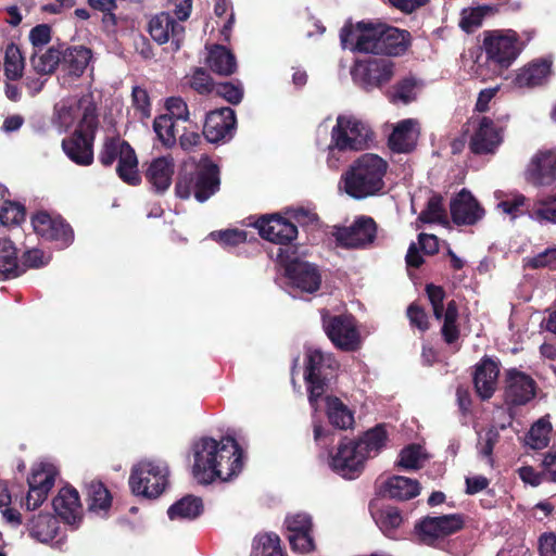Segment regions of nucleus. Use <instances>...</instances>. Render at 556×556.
Returning a JSON list of instances; mask_svg holds the SVG:
<instances>
[{
	"instance_id": "nucleus-1",
	"label": "nucleus",
	"mask_w": 556,
	"mask_h": 556,
	"mask_svg": "<svg viewBox=\"0 0 556 556\" xmlns=\"http://www.w3.org/2000/svg\"><path fill=\"white\" fill-rule=\"evenodd\" d=\"M242 469V451L231 437L219 442L212 438H202L193 444L192 473L202 484L219 478L228 481Z\"/></svg>"
},
{
	"instance_id": "nucleus-2",
	"label": "nucleus",
	"mask_w": 556,
	"mask_h": 556,
	"mask_svg": "<svg viewBox=\"0 0 556 556\" xmlns=\"http://www.w3.org/2000/svg\"><path fill=\"white\" fill-rule=\"evenodd\" d=\"M387 169V161L379 155L374 153L361 155L342 177L344 191L357 200L378 194L384 187L383 177Z\"/></svg>"
},
{
	"instance_id": "nucleus-3",
	"label": "nucleus",
	"mask_w": 556,
	"mask_h": 556,
	"mask_svg": "<svg viewBox=\"0 0 556 556\" xmlns=\"http://www.w3.org/2000/svg\"><path fill=\"white\" fill-rule=\"evenodd\" d=\"M337 369L338 362L330 353H324L318 348H307L304 378L307 384L309 405L315 412L319 409V401L327 392Z\"/></svg>"
},
{
	"instance_id": "nucleus-4",
	"label": "nucleus",
	"mask_w": 556,
	"mask_h": 556,
	"mask_svg": "<svg viewBox=\"0 0 556 556\" xmlns=\"http://www.w3.org/2000/svg\"><path fill=\"white\" fill-rule=\"evenodd\" d=\"M220 186L219 169L210 159L202 157L193 173L180 174L175 186L176 195L189 199L191 195L203 203L214 195Z\"/></svg>"
},
{
	"instance_id": "nucleus-5",
	"label": "nucleus",
	"mask_w": 556,
	"mask_h": 556,
	"mask_svg": "<svg viewBox=\"0 0 556 556\" xmlns=\"http://www.w3.org/2000/svg\"><path fill=\"white\" fill-rule=\"evenodd\" d=\"M53 122L62 131L68 130L78 123L77 130L94 132L98 116L92 94L86 93L80 98L71 97L61 100L54 106Z\"/></svg>"
},
{
	"instance_id": "nucleus-6",
	"label": "nucleus",
	"mask_w": 556,
	"mask_h": 556,
	"mask_svg": "<svg viewBox=\"0 0 556 556\" xmlns=\"http://www.w3.org/2000/svg\"><path fill=\"white\" fill-rule=\"evenodd\" d=\"M372 141L370 127L352 114H341L331 129V141L329 152L361 151L367 149Z\"/></svg>"
},
{
	"instance_id": "nucleus-7",
	"label": "nucleus",
	"mask_w": 556,
	"mask_h": 556,
	"mask_svg": "<svg viewBox=\"0 0 556 556\" xmlns=\"http://www.w3.org/2000/svg\"><path fill=\"white\" fill-rule=\"evenodd\" d=\"M168 483V467L160 460H142L132 467L129 485L134 494L157 497Z\"/></svg>"
},
{
	"instance_id": "nucleus-8",
	"label": "nucleus",
	"mask_w": 556,
	"mask_h": 556,
	"mask_svg": "<svg viewBox=\"0 0 556 556\" xmlns=\"http://www.w3.org/2000/svg\"><path fill=\"white\" fill-rule=\"evenodd\" d=\"M99 161L104 166H111L117 161L116 172L123 181L132 186L140 182L137 155L125 140L118 137L108 138L99 153Z\"/></svg>"
},
{
	"instance_id": "nucleus-9",
	"label": "nucleus",
	"mask_w": 556,
	"mask_h": 556,
	"mask_svg": "<svg viewBox=\"0 0 556 556\" xmlns=\"http://www.w3.org/2000/svg\"><path fill=\"white\" fill-rule=\"evenodd\" d=\"M277 260L285 267L290 288L307 293L319 289L321 276L315 265L291 257L289 249H282V247L278 248Z\"/></svg>"
},
{
	"instance_id": "nucleus-10",
	"label": "nucleus",
	"mask_w": 556,
	"mask_h": 556,
	"mask_svg": "<svg viewBox=\"0 0 556 556\" xmlns=\"http://www.w3.org/2000/svg\"><path fill=\"white\" fill-rule=\"evenodd\" d=\"M383 24L358 23L355 27L345 26L341 29L340 40L344 49L364 53L380 54Z\"/></svg>"
},
{
	"instance_id": "nucleus-11",
	"label": "nucleus",
	"mask_w": 556,
	"mask_h": 556,
	"mask_svg": "<svg viewBox=\"0 0 556 556\" xmlns=\"http://www.w3.org/2000/svg\"><path fill=\"white\" fill-rule=\"evenodd\" d=\"M394 62L384 58H369L357 61L352 68L354 80L366 90L379 88L394 76Z\"/></svg>"
},
{
	"instance_id": "nucleus-12",
	"label": "nucleus",
	"mask_w": 556,
	"mask_h": 556,
	"mask_svg": "<svg viewBox=\"0 0 556 556\" xmlns=\"http://www.w3.org/2000/svg\"><path fill=\"white\" fill-rule=\"evenodd\" d=\"M338 245L346 249H366L377 236V225L369 216H359L350 226L334 227L332 232Z\"/></svg>"
},
{
	"instance_id": "nucleus-13",
	"label": "nucleus",
	"mask_w": 556,
	"mask_h": 556,
	"mask_svg": "<svg viewBox=\"0 0 556 556\" xmlns=\"http://www.w3.org/2000/svg\"><path fill=\"white\" fill-rule=\"evenodd\" d=\"M464 526V518L459 514L425 517L416 526L418 540L427 545H434L438 541L459 531Z\"/></svg>"
},
{
	"instance_id": "nucleus-14",
	"label": "nucleus",
	"mask_w": 556,
	"mask_h": 556,
	"mask_svg": "<svg viewBox=\"0 0 556 556\" xmlns=\"http://www.w3.org/2000/svg\"><path fill=\"white\" fill-rule=\"evenodd\" d=\"M326 334L331 342L344 351H354L359 346L361 338L355 321L351 316H323Z\"/></svg>"
},
{
	"instance_id": "nucleus-15",
	"label": "nucleus",
	"mask_w": 556,
	"mask_h": 556,
	"mask_svg": "<svg viewBox=\"0 0 556 556\" xmlns=\"http://www.w3.org/2000/svg\"><path fill=\"white\" fill-rule=\"evenodd\" d=\"M148 31L157 45L169 43L172 52H177L185 39V26L167 12L154 15L149 21Z\"/></svg>"
},
{
	"instance_id": "nucleus-16",
	"label": "nucleus",
	"mask_w": 556,
	"mask_h": 556,
	"mask_svg": "<svg viewBox=\"0 0 556 556\" xmlns=\"http://www.w3.org/2000/svg\"><path fill=\"white\" fill-rule=\"evenodd\" d=\"M484 48L488 60L501 68H507L516 60L520 52L516 34L494 33L484 39Z\"/></svg>"
},
{
	"instance_id": "nucleus-17",
	"label": "nucleus",
	"mask_w": 556,
	"mask_h": 556,
	"mask_svg": "<svg viewBox=\"0 0 556 556\" xmlns=\"http://www.w3.org/2000/svg\"><path fill=\"white\" fill-rule=\"evenodd\" d=\"M366 459V452L361 450L356 441L350 440L339 445L338 452L331 457L330 467L343 478L353 479Z\"/></svg>"
},
{
	"instance_id": "nucleus-18",
	"label": "nucleus",
	"mask_w": 556,
	"mask_h": 556,
	"mask_svg": "<svg viewBox=\"0 0 556 556\" xmlns=\"http://www.w3.org/2000/svg\"><path fill=\"white\" fill-rule=\"evenodd\" d=\"M235 128V111L230 108H222L206 115L203 135L208 142L222 143L232 138Z\"/></svg>"
},
{
	"instance_id": "nucleus-19",
	"label": "nucleus",
	"mask_w": 556,
	"mask_h": 556,
	"mask_svg": "<svg viewBox=\"0 0 556 556\" xmlns=\"http://www.w3.org/2000/svg\"><path fill=\"white\" fill-rule=\"evenodd\" d=\"M255 227L262 238L273 243L285 245L289 249L288 244L296 238L298 228L294 224L278 216H262L255 222Z\"/></svg>"
},
{
	"instance_id": "nucleus-20",
	"label": "nucleus",
	"mask_w": 556,
	"mask_h": 556,
	"mask_svg": "<svg viewBox=\"0 0 556 556\" xmlns=\"http://www.w3.org/2000/svg\"><path fill=\"white\" fill-rule=\"evenodd\" d=\"M526 178L535 186H551L556 180V150L536 152L527 167Z\"/></svg>"
},
{
	"instance_id": "nucleus-21",
	"label": "nucleus",
	"mask_w": 556,
	"mask_h": 556,
	"mask_svg": "<svg viewBox=\"0 0 556 556\" xmlns=\"http://www.w3.org/2000/svg\"><path fill=\"white\" fill-rule=\"evenodd\" d=\"M502 140V130L489 117H481L470 139V149L475 154L493 153Z\"/></svg>"
},
{
	"instance_id": "nucleus-22",
	"label": "nucleus",
	"mask_w": 556,
	"mask_h": 556,
	"mask_svg": "<svg viewBox=\"0 0 556 556\" xmlns=\"http://www.w3.org/2000/svg\"><path fill=\"white\" fill-rule=\"evenodd\" d=\"M535 395V382L525 372L510 369L506 375L505 397L514 405H522Z\"/></svg>"
},
{
	"instance_id": "nucleus-23",
	"label": "nucleus",
	"mask_w": 556,
	"mask_h": 556,
	"mask_svg": "<svg viewBox=\"0 0 556 556\" xmlns=\"http://www.w3.org/2000/svg\"><path fill=\"white\" fill-rule=\"evenodd\" d=\"M451 215L457 225H472L482 218L484 211L472 194L463 189L452 199L450 204Z\"/></svg>"
},
{
	"instance_id": "nucleus-24",
	"label": "nucleus",
	"mask_w": 556,
	"mask_h": 556,
	"mask_svg": "<svg viewBox=\"0 0 556 556\" xmlns=\"http://www.w3.org/2000/svg\"><path fill=\"white\" fill-rule=\"evenodd\" d=\"M93 134L86 130H76L72 137L62 141L65 154L76 164L88 166L92 163Z\"/></svg>"
},
{
	"instance_id": "nucleus-25",
	"label": "nucleus",
	"mask_w": 556,
	"mask_h": 556,
	"mask_svg": "<svg viewBox=\"0 0 556 556\" xmlns=\"http://www.w3.org/2000/svg\"><path fill=\"white\" fill-rule=\"evenodd\" d=\"M92 59V51L84 46H62V71L73 78L80 77Z\"/></svg>"
},
{
	"instance_id": "nucleus-26",
	"label": "nucleus",
	"mask_w": 556,
	"mask_h": 556,
	"mask_svg": "<svg viewBox=\"0 0 556 556\" xmlns=\"http://www.w3.org/2000/svg\"><path fill=\"white\" fill-rule=\"evenodd\" d=\"M419 138L417 121L408 118L400 122L389 138L390 148L400 153L412 151Z\"/></svg>"
},
{
	"instance_id": "nucleus-27",
	"label": "nucleus",
	"mask_w": 556,
	"mask_h": 556,
	"mask_svg": "<svg viewBox=\"0 0 556 556\" xmlns=\"http://www.w3.org/2000/svg\"><path fill=\"white\" fill-rule=\"evenodd\" d=\"M55 513L68 525H74L81 516V505L78 492L65 486L53 500Z\"/></svg>"
},
{
	"instance_id": "nucleus-28",
	"label": "nucleus",
	"mask_w": 556,
	"mask_h": 556,
	"mask_svg": "<svg viewBox=\"0 0 556 556\" xmlns=\"http://www.w3.org/2000/svg\"><path fill=\"white\" fill-rule=\"evenodd\" d=\"M498 365L492 359H483L476 368L473 382L477 393L482 400L490 399L497 384Z\"/></svg>"
},
{
	"instance_id": "nucleus-29",
	"label": "nucleus",
	"mask_w": 556,
	"mask_h": 556,
	"mask_svg": "<svg viewBox=\"0 0 556 556\" xmlns=\"http://www.w3.org/2000/svg\"><path fill=\"white\" fill-rule=\"evenodd\" d=\"M175 164L170 156H160L154 159L146 173L148 181L157 192L166 191L174 175Z\"/></svg>"
},
{
	"instance_id": "nucleus-30",
	"label": "nucleus",
	"mask_w": 556,
	"mask_h": 556,
	"mask_svg": "<svg viewBox=\"0 0 556 556\" xmlns=\"http://www.w3.org/2000/svg\"><path fill=\"white\" fill-rule=\"evenodd\" d=\"M381 36L380 54L394 56L401 55L409 46L410 35L407 30L383 24V31Z\"/></svg>"
},
{
	"instance_id": "nucleus-31",
	"label": "nucleus",
	"mask_w": 556,
	"mask_h": 556,
	"mask_svg": "<svg viewBox=\"0 0 556 556\" xmlns=\"http://www.w3.org/2000/svg\"><path fill=\"white\" fill-rule=\"evenodd\" d=\"M420 486L417 480L394 476L384 482V493L395 500L406 501L417 496Z\"/></svg>"
},
{
	"instance_id": "nucleus-32",
	"label": "nucleus",
	"mask_w": 556,
	"mask_h": 556,
	"mask_svg": "<svg viewBox=\"0 0 556 556\" xmlns=\"http://www.w3.org/2000/svg\"><path fill=\"white\" fill-rule=\"evenodd\" d=\"M62 61V46L36 50L30 58V65L40 75L52 74Z\"/></svg>"
},
{
	"instance_id": "nucleus-33",
	"label": "nucleus",
	"mask_w": 556,
	"mask_h": 556,
	"mask_svg": "<svg viewBox=\"0 0 556 556\" xmlns=\"http://www.w3.org/2000/svg\"><path fill=\"white\" fill-rule=\"evenodd\" d=\"M327 416L332 426L338 429H349L354 424V413L339 397L326 396Z\"/></svg>"
},
{
	"instance_id": "nucleus-34",
	"label": "nucleus",
	"mask_w": 556,
	"mask_h": 556,
	"mask_svg": "<svg viewBox=\"0 0 556 556\" xmlns=\"http://www.w3.org/2000/svg\"><path fill=\"white\" fill-rule=\"evenodd\" d=\"M551 73V62L546 60L535 61L520 70L516 77L519 87H534L543 84Z\"/></svg>"
},
{
	"instance_id": "nucleus-35",
	"label": "nucleus",
	"mask_w": 556,
	"mask_h": 556,
	"mask_svg": "<svg viewBox=\"0 0 556 556\" xmlns=\"http://www.w3.org/2000/svg\"><path fill=\"white\" fill-rule=\"evenodd\" d=\"M24 273V267L18 263L16 248L7 238L0 239V274L5 278H15Z\"/></svg>"
},
{
	"instance_id": "nucleus-36",
	"label": "nucleus",
	"mask_w": 556,
	"mask_h": 556,
	"mask_svg": "<svg viewBox=\"0 0 556 556\" xmlns=\"http://www.w3.org/2000/svg\"><path fill=\"white\" fill-rule=\"evenodd\" d=\"M207 65L214 73L223 76H229L237 70L235 55L223 46H215L210 50Z\"/></svg>"
},
{
	"instance_id": "nucleus-37",
	"label": "nucleus",
	"mask_w": 556,
	"mask_h": 556,
	"mask_svg": "<svg viewBox=\"0 0 556 556\" xmlns=\"http://www.w3.org/2000/svg\"><path fill=\"white\" fill-rule=\"evenodd\" d=\"M202 511V500L197 496L187 495L173 504L168 508L167 515L170 520H193L199 517Z\"/></svg>"
},
{
	"instance_id": "nucleus-38",
	"label": "nucleus",
	"mask_w": 556,
	"mask_h": 556,
	"mask_svg": "<svg viewBox=\"0 0 556 556\" xmlns=\"http://www.w3.org/2000/svg\"><path fill=\"white\" fill-rule=\"evenodd\" d=\"M388 439L387 430L383 425H378L364 433L356 441L361 450L366 452V458L376 456L386 445Z\"/></svg>"
},
{
	"instance_id": "nucleus-39",
	"label": "nucleus",
	"mask_w": 556,
	"mask_h": 556,
	"mask_svg": "<svg viewBox=\"0 0 556 556\" xmlns=\"http://www.w3.org/2000/svg\"><path fill=\"white\" fill-rule=\"evenodd\" d=\"M528 213L535 222L556 224V193L535 200Z\"/></svg>"
},
{
	"instance_id": "nucleus-40",
	"label": "nucleus",
	"mask_w": 556,
	"mask_h": 556,
	"mask_svg": "<svg viewBox=\"0 0 556 556\" xmlns=\"http://www.w3.org/2000/svg\"><path fill=\"white\" fill-rule=\"evenodd\" d=\"M56 519L49 514H40L33 518L30 522V533L40 542H49L56 534Z\"/></svg>"
},
{
	"instance_id": "nucleus-41",
	"label": "nucleus",
	"mask_w": 556,
	"mask_h": 556,
	"mask_svg": "<svg viewBox=\"0 0 556 556\" xmlns=\"http://www.w3.org/2000/svg\"><path fill=\"white\" fill-rule=\"evenodd\" d=\"M551 432L552 424L548 416L542 417L531 426L526 443L533 450L544 448L549 442Z\"/></svg>"
},
{
	"instance_id": "nucleus-42",
	"label": "nucleus",
	"mask_w": 556,
	"mask_h": 556,
	"mask_svg": "<svg viewBox=\"0 0 556 556\" xmlns=\"http://www.w3.org/2000/svg\"><path fill=\"white\" fill-rule=\"evenodd\" d=\"M442 318H443V326L441 328L442 337L447 344H453L459 338V329L456 324L457 318H458V308H457V304L455 301H450L447 303Z\"/></svg>"
},
{
	"instance_id": "nucleus-43",
	"label": "nucleus",
	"mask_w": 556,
	"mask_h": 556,
	"mask_svg": "<svg viewBox=\"0 0 556 556\" xmlns=\"http://www.w3.org/2000/svg\"><path fill=\"white\" fill-rule=\"evenodd\" d=\"M24 70V59L20 48L14 43H9L4 50V73L8 79L16 80L22 77Z\"/></svg>"
},
{
	"instance_id": "nucleus-44",
	"label": "nucleus",
	"mask_w": 556,
	"mask_h": 556,
	"mask_svg": "<svg viewBox=\"0 0 556 556\" xmlns=\"http://www.w3.org/2000/svg\"><path fill=\"white\" fill-rule=\"evenodd\" d=\"M56 470L53 465L40 463L33 467L28 478V485H34L43 491H50L54 484Z\"/></svg>"
},
{
	"instance_id": "nucleus-45",
	"label": "nucleus",
	"mask_w": 556,
	"mask_h": 556,
	"mask_svg": "<svg viewBox=\"0 0 556 556\" xmlns=\"http://www.w3.org/2000/svg\"><path fill=\"white\" fill-rule=\"evenodd\" d=\"M89 509L92 511L106 510L111 505V496L100 481H91L87 485Z\"/></svg>"
},
{
	"instance_id": "nucleus-46",
	"label": "nucleus",
	"mask_w": 556,
	"mask_h": 556,
	"mask_svg": "<svg viewBox=\"0 0 556 556\" xmlns=\"http://www.w3.org/2000/svg\"><path fill=\"white\" fill-rule=\"evenodd\" d=\"M375 519L380 530L388 536H391L392 532L397 529L403 521L399 509L391 506L379 510Z\"/></svg>"
},
{
	"instance_id": "nucleus-47",
	"label": "nucleus",
	"mask_w": 556,
	"mask_h": 556,
	"mask_svg": "<svg viewBox=\"0 0 556 556\" xmlns=\"http://www.w3.org/2000/svg\"><path fill=\"white\" fill-rule=\"evenodd\" d=\"M425 459L421 446L412 444L402 450L397 464L404 469L415 470L422 466Z\"/></svg>"
},
{
	"instance_id": "nucleus-48",
	"label": "nucleus",
	"mask_w": 556,
	"mask_h": 556,
	"mask_svg": "<svg viewBox=\"0 0 556 556\" xmlns=\"http://www.w3.org/2000/svg\"><path fill=\"white\" fill-rule=\"evenodd\" d=\"M174 126V121L168 115H161L154 119V131L160 141L166 147L173 146L176 141Z\"/></svg>"
},
{
	"instance_id": "nucleus-49",
	"label": "nucleus",
	"mask_w": 556,
	"mask_h": 556,
	"mask_svg": "<svg viewBox=\"0 0 556 556\" xmlns=\"http://www.w3.org/2000/svg\"><path fill=\"white\" fill-rule=\"evenodd\" d=\"M419 219L424 223H440L445 219L440 195L434 194L429 199L426 210L419 215Z\"/></svg>"
},
{
	"instance_id": "nucleus-50",
	"label": "nucleus",
	"mask_w": 556,
	"mask_h": 556,
	"mask_svg": "<svg viewBox=\"0 0 556 556\" xmlns=\"http://www.w3.org/2000/svg\"><path fill=\"white\" fill-rule=\"evenodd\" d=\"M25 219L24 207L11 201H5L0 210V223L3 225H17Z\"/></svg>"
},
{
	"instance_id": "nucleus-51",
	"label": "nucleus",
	"mask_w": 556,
	"mask_h": 556,
	"mask_svg": "<svg viewBox=\"0 0 556 556\" xmlns=\"http://www.w3.org/2000/svg\"><path fill=\"white\" fill-rule=\"evenodd\" d=\"M490 11L491 8L488 5L464 10L459 23L460 27L468 33L472 31L481 25L483 17Z\"/></svg>"
},
{
	"instance_id": "nucleus-52",
	"label": "nucleus",
	"mask_w": 556,
	"mask_h": 556,
	"mask_svg": "<svg viewBox=\"0 0 556 556\" xmlns=\"http://www.w3.org/2000/svg\"><path fill=\"white\" fill-rule=\"evenodd\" d=\"M285 525L287 530L289 531V534L312 532L313 527L311 516L305 513H296L287 516Z\"/></svg>"
},
{
	"instance_id": "nucleus-53",
	"label": "nucleus",
	"mask_w": 556,
	"mask_h": 556,
	"mask_svg": "<svg viewBox=\"0 0 556 556\" xmlns=\"http://www.w3.org/2000/svg\"><path fill=\"white\" fill-rule=\"evenodd\" d=\"M526 204V197L520 193H515L511 198L498 202L497 208L504 214L510 216L514 220L523 213L522 207Z\"/></svg>"
},
{
	"instance_id": "nucleus-54",
	"label": "nucleus",
	"mask_w": 556,
	"mask_h": 556,
	"mask_svg": "<svg viewBox=\"0 0 556 556\" xmlns=\"http://www.w3.org/2000/svg\"><path fill=\"white\" fill-rule=\"evenodd\" d=\"M51 230V236H48L47 240L59 242L61 248L68 245L73 241V230L63 219L58 218Z\"/></svg>"
},
{
	"instance_id": "nucleus-55",
	"label": "nucleus",
	"mask_w": 556,
	"mask_h": 556,
	"mask_svg": "<svg viewBox=\"0 0 556 556\" xmlns=\"http://www.w3.org/2000/svg\"><path fill=\"white\" fill-rule=\"evenodd\" d=\"M210 236L225 247H233L247 241V232L237 229L211 232Z\"/></svg>"
},
{
	"instance_id": "nucleus-56",
	"label": "nucleus",
	"mask_w": 556,
	"mask_h": 556,
	"mask_svg": "<svg viewBox=\"0 0 556 556\" xmlns=\"http://www.w3.org/2000/svg\"><path fill=\"white\" fill-rule=\"evenodd\" d=\"M426 292L429 298V301L432 305L433 315L435 319H442V316L445 312L443 306V301L445 298V292L441 287L434 285H427Z\"/></svg>"
},
{
	"instance_id": "nucleus-57",
	"label": "nucleus",
	"mask_w": 556,
	"mask_h": 556,
	"mask_svg": "<svg viewBox=\"0 0 556 556\" xmlns=\"http://www.w3.org/2000/svg\"><path fill=\"white\" fill-rule=\"evenodd\" d=\"M526 265L531 268L547 267L556 269V247L548 248L536 256L527 258Z\"/></svg>"
},
{
	"instance_id": "nucleus-58",
	"label": "nucleus",
	"mask_w": 556,
	"mask_h": 556,
	"mask_svg": "<svg viewBox=\"0 0 556 556\" xmlns=\"http://www.w3.org/2000/svg\"><path fill=\"white\" fill-rule=\"evenodd\" d=\"M190 87L197 92L204 94L214 89L212 78L203 68H197L189 80Z\"/></svg>"
},
{
	"instance_id": "nucleus-59",
	"label": "nucleus",
	"mask_w": 556,
	"mask_h": 556,
	"mask_svg": "<svg viewBox=\"0 0 556 556\" xmlns=\"http://www.w3.org/2000/svg\"><path fill=\"white\" fill-rule=\"evenodd\" d=\"M498 441V432L495 429H489L483 437L478 441V453L482 457L488 458V462L492 464V453L495 444Z\"/></svg>"
},
{
	"instance_id": "nucleus-60",
	"label": "nucleus",
	"mask_w": 556,
	"mask_h": 556,
	"mask_svg": "<svg viewBox=\"0 0 556 556\" xmlns=\"http://www.w3.org/2000/svg\"><path fill=\"white\" fill-rule=\"evenodd\" d=\"M132 104L140 112L142 118H148L151 114V104L148 91L139 86H135L131 92Z\"/></svg>"
},
{
	"instance_id": "nucleus-61",
	"label": "nucleus",
	"mask_w": 556,
	"mask_h": 556,
	"mask_svg": "<svg viewBox=\"0 0 556 556\" xmlns=\"http://www.w3.org/2000/svg\"><path fill=\"white\" fill-rule=\"evenodd\" d=\"M56 219L45 212H39L31 218V225L36 233L47 239L48 236H51V229Z\"/></svg>"
},
{
	"instance_id": "nucleus-62",
	"label": "nucleus",
	"mask_w": 556,
	"mask_h": 556,
	"mask_svg": "<svg viewBox=\"0 0 556 556\" xmlns=\"http://www.w3.org/2000/svg\"><path fill=\"white\" fill-rule=\"evenodd\" d=\"M168 116L174 121L186 122L189 118V110L187 103L179 97H172L166 101Z\"/></svg>"
},
{
	"instance_id": "nucleus-63",
	"label": "nucleus",
	"mask_w": 556,
	"mask_h": 556,
	"mask_svg": "<svg viewBox=\"0 0 556 556\" xmlns=\"http://www.w3.org/2000/svg\"><path fill=\"white\" fill-rule=\"evenodd\" d=\"M258 543L262 545L263 556H282L280 539L275 533H266L258 536Z\"/></svg>"
},
{
	"instance_id": "nucleus-64",
	"label": "nucleus",
	"mask_w": 556,
	"mask_h": 556,
	"mask_svg": "<svg viewBox=\"0 0 556 556\" xmlns=\"http://www.w3.org/2000/svg\"><path fill=\"white\" fill-rule=\"evenodd\" d=\"M216 92L231 104H238L243 97V88L241 84L233 85L231 83L219 84Z\"/></svg>"
}]
</instances>
